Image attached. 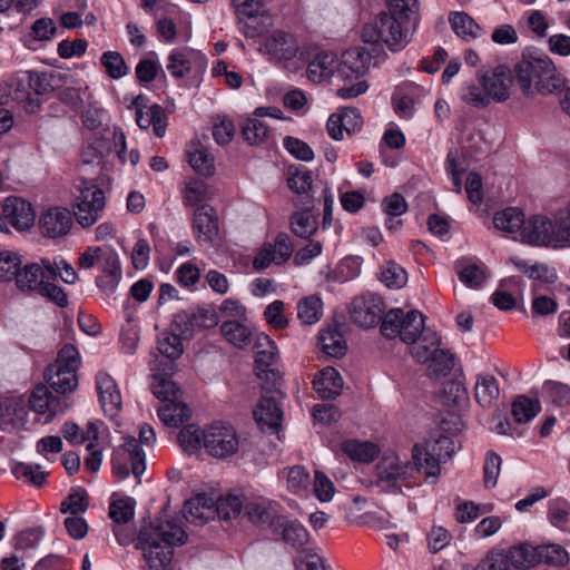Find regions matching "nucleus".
Here are the masks:
<instances>
[{
	"label": "nucleus",
	"instance_id": "nucleus-1",
	"mask_svg": "<svg viewBox=\"0 0 570 570\" xmlns=\"http://www.w3.org/2000/svg\"><path fill=\"white\" fill-rule=\"evenodd\" d=\"M416 26L417 11L403 9L394 12L389 7V12H382L373 22L363 27L362 40L373 45L383 42L391 51H401L410 42Z\"/></svg>",
	"mask_w": 570,
	"mask_h": 570
},
{
	"label": "nucleus",
	"instance_id": "nucleus-2",
	"mask_svg": "<svg viewBox=\"0 0 570 570\" xmlns=\"http://www.w3.org/2000/svg\"><path fill=\"white\" fill-rule=\"evenodd\" d=\"M517 83L527 97L552 95L563 89L566 79L546 55L523 56L513 69Z\"/></svg>",
	"mask_w": 570,
	"mask_h": 570
},
{
	"label": "nucleus",
	"instance_id": "nucleus-3",
	"mask_svg": "<svg viewBox=\"0 0 570 570\" xmlns=\"http://www.w3.org/2000/svg\"><path fill=\"white\" fill-rule=\"evenodd\" d=\"M371 59V52L364 47L350 48L337 59L334 85L340 98L352 99L368 89V85L363 77L368 70Z\"/></svg>",
	"mask_w": 570,
	"mask_h": 570
},
{
	"label": "nucleus",
	"instance_id": "nucleus-4",
	"mask_svg": "<svg viewBox=\"0 0 570 570\" xmlns=\"http://www.w3.org/2000/svg\"><path fill=\"white\" fill-rule=\"evenodd\" d=\"M163 513V517L151 523V530L160 541L148 542V551H145L147 570H173V547L184 544L187 540V533L183 527L175 519L167 518L166 508Z\"/></svg>",
	"mask_w": 570,
	"mask_h": 570
},
{
	"label": "nucleus",
	"instance_id": "nucleus-5",
	"mask_svg": "<svg viewBox=\"0 0 570 570\" xmlns=\"http://www.w3.org/2000/svg\"><path fill=\"white\" fill-rule=\"evenodd\" d=\"M142 279H138L130 288V296L122 305V323L119 327L118 347L121 354L137 353L141 341Z\"/></svg>",
	"mask_w": 570,
	"mask_h": 570
},
{
	"label": "nucleus",
	"instance_id": "nucleus-6",
	"mask_svg": "<svg viewBox=\"0 0 570 570\" xmlns=\"http://www.w3.org/2000/svg\"><path fill=\"white\" fill-rule=\"evenodd\" d=\"M454 444L448 436L441 435L435 440H428L423 444H415L412 449V463L415 470L425 478L438 479L441 462L451 458Z\"/></svg>",
	"mask_w": 570,
	"mask_h": 570
},
{
	"label": "nucleus",
	"instance_id": "nucleus-7",
	"mask_svg": "<svg viewBox=\"0 0 570 570\" xmlns=\"http://www.w3.org/2000/svg\"><path fill=\"white\" fill-rule=\"evenodd\" d=\"M79 366L78 350L71 344H66L59 351L56 362L46 370V380L57 393H70L78 385L77 371Z\"/></svg>",
	"mask_w": 570,
	"mask_h": 570
},
{
	"label": "nucleus",
	"instance_id": "nucleus-8",
	"mask_svg": "<svg viewBox=\"0 0 570 570\" xmlns=\"http://www.w3.org/2000/svg\"><path fill=\"white\" fill-rule=\"evenodd\" d=\"M425 330L424 316L412 309L404 313L401 308L390 309L381 324V333L386 338L400 337L405 344L415 343Z\"/></svg>",
	"mask_w": 570,
	"mask_h": 570
},
{
	"label": "nucleus",
	"instance_id": "nucleus-9",
	"mask_svg": "<svg viewBox=\"0 0 570 570\" xmlns=\"http://www.w3.org/2000/svg\"><path fill=\"white\" fill-rule=\"evenodd\" d=\"M141 441L142 428H139L138 439L128 436L124 444L115 449L111 463L112 474L117 480H125L130 475V473H132L136 479V485L140 483L139 478L142 473V470L140 469V465L142 464Z\"/></svg>",
	"mask_w": 570,
	"mask_h": 570
},
{
	"label": "nucleus",
	"instance_id": "nucleus-10",
	"mask_svg": "<svg viewBox=\"0 0 570 570\" xmlns=\"http://www.w3.org/2000/svg\"><path fill=\"white\" fill-rule=\"evenodd\" d=\"M203 444L212 456L225 459L237 453L239 438L232 425L214 423L203 431Z\"/></svg>",
	"mask_w": 570,
	"mask_h": 570
},
{
	"label": "nucleus",
	"instance_id": "nucleus-11",
	"mask_svg": "<svg viewBox=\"0 0 570 570\" xmlns=\"http://www.w3.org/2000/svg\"><path fill=\"white\" fill-rule=\"evenodd\" d=\"M75 203V216L82 227L92 226L105 208V194L97 185L83 181Z\"/></svg>",
	"mask_w": 570,
	"mask_h": 570
},
{
	"label": "nucleus",
	"instance_id": "nucleus-12",
	"mask_svg": "<svg viewBox=\"0 0 570 570\" xmlns=\"http://www.w3.org/2000/svg\"><path fill=\"white\" fill-rule=\"evenodd\" d=\"M274 63L289 68V63L299 51V43L295 35L283 30H275L264 38L259 49Z\"/></svg>",
	"mask_w": 570,
	"mask_h": 570
},
{
	"label": "nucleus",
	"instance_id": "nucleus-13",
	"mask_svg": "<svg viewBox=\"0 0 570 570\" xmlns=\"http://www.w3.org/2000/svg\"><path fill=\"white\" fill-rule=\"evenodd\" d=\"M384 303L380 296L366 293L356 296L350 307L351 320L361 327L370 328L383 322Z\"/></svg>",
	"mask_w": 570,
	"mask_h": 570
},
{
	"label": "nucleus",
	"instance_id": "nucleus-14",
	"mask_svg": "<svg viewBox=\"0 0 570 570\" xmlns=\"http://www.w3.org/2000/svg\"><path fill=\"white\" fill-rule=\"evenodd\" d=\"M479 80L490 100L503 102L509 99L513 76L508 67L501 65L485 71L479 77Z\"/></svg>",
	"mask_w": 570,
	"mask_h": 570
},
{
	"label": "nucleus",
	"instance_id": "nucleus-15",
	"mask_svg": "<svg viewBox=\"0 0 570 570\" xmlns=\"http://www.w3.org/2000/svg\"><path fill=\"white\" fill-rule=\"evenodd\" d=\"M175 363L167 362L163 365V361H153L151 371H154L151 391L154 395L163 401L179 400L181 391L179 386L171 380L175 371Z\"/></svg>",
	"mask_w": 570,
	"mask_h": 570
},
{
	"label": "nucleus",
	"instance_id": "nucleus-16",
	"mask_svg": "<svg viewBox=\"0 0 570 570\" xmlns=\"http://www.w3.org/2000/svg\"><path fill=\"white\" fill-rule=\"evenodd\" d=\"M50 259L42 258L40 263H31L19 268L16 284L21 291L37 292L47 281H55Z\"/></svg>",
	"mask_w": 570,
	"mask_h": 570
},
{
	"label": "nucleus",
	"instance_id": "nucleus-17",
	"mask_svg": "<svg viewBox=\"0 0 570 570\" xmlns=\"http://www.w3.org/2000/svg\"><path fill=\"white\" fill-rule=\"evenodd\" d=\"M255 370L259 379L269 381L275 377L273 368L277 358V347L268 335L261 333L256 336L255 344Z\"/></svg>",
	"mask_w": 570,
	"mask_h": 570
},
{
	"label": "nucleus",
	"instance_id": "nucleus-18",
	"mask_svg": "<svg viewBox=\"0 0 570 570\" xmlns=\"http://www.w3.org/2000/svg\"><path fill=\"white\" fill-rule=\"evenodd\" d=\"M29 406L36 413L46 415L45 422H49L57 414L63 413L67 404L55 396L46 385L39 384L31 392Z\"/></svg>",
	"mask_w": 570,
	"mask_h": 570
},
{
	"label": "nucleus",
	"instance_id": "nucleus-19",
	"mask_svg": "<svg viewBox=\"0 0 570 570\" xmlns=\"http://www.w3.org/2000/svg\"><path fill=\"white\" fill-rule=\"evenodd\" d=\"M72 226L71 213L67 208L51 207L42 212L39 218L41 233L50 238L66 235Z\"/></svg>",
	"mask_w": 570,
	"mask_h": 570
},
{
	"label": "nucleus",
	"instance_id": "nucleus-20",
	"mask_svg": "<svg viewBox=\"0 0 570 570\" xmlns=\"http://www.w3.org/2000/svg\"><path fill=\"white\" fill-rule=\"evenodd\" d=\"M2 214L6 223L9 222L18 230L31 227L36 218L31 204L16 196H10L4 200Z\"/></svg>",
	"mask_w": 570,
	"mask_h": 570
},
{
	"label": "nucleus",
	"instance_id": "nucleus-21",
	"mask_svg": "<svg viewBox=\"0 0 570 570\" xmlns=\"http://www.w3.org/2000/svg\"><path fill=\"white\" fill-rule=\"evenodd\" d=\"M193 230L198 243L215 240L219 233V223L217 213L212 206L202 205L195 210Z\"/></svg>",
	"mask_w": 570,
	"mask_h": 570
},
{
	"label": "nucleus",
	"instance_id": "nucleus-22",
	"mask_svg": "<svg viewBox=\"0 0 570 570\" xmlns=\"http://www.w3.org/2000/svg\"><path fill=\"white\" fill-rule=\"evenodd\" d=\"M96 387L105 414L115 419L121 407V395L115 380L108 373L100 372L96 376Z\"/></svg>",
	"mask_w": 570,
	"mask_h": 570
},
{
	"label": "nucleus",
	"instance_id": "nucleus-23",
	"mask_svg": "<svg viewBox=\"0 0 570 570\" xmlns=\"http://www.w3.org/2000/svg\"><path fill=\"white\" fill-rule=\"evenodd\" d=\"M217 323L218 318L214 311L199 308L193 314L186 312L177 313L173 325L180 331V334L189 335L194 331L213 328Z\"/></svg>",
	"mask_w": 570,
	"mask_h": 570
},
{
	"label": "nucleus",
	"instance_id": "nucleus-24",
	"mask_svg": "<svg viewBox=\"0 0 570 570\" xmlns=\"http://www.w3.org/2000/svg\"><path fill=\"white\" fill-rule=\"evenodd\" d=\"M273 533L295 550H301L309 540V534L305 527L297 520H289L285 515L274 521Z\"/></svg>",
	"mask_w": 570,
	"mask_h": 570
},
{
	"label": "nucleus",
	"instance_id": "nucleus-25",
	"mask_svg": "<svg viewBox=\"0 0 570 570\" xmlns=\"http://www.w3.org/2000/svg\"><path fill=\"white\" fill-rule=\"evenodd\" d=\"M551 220L544 216L535 215L524 220L520 232L523 243L537 246H553Z\"/></svg>",
	"mask_w": 570,
	"mask_h": 570
},
{
	"label": "nucleus",
	"instance_id": "nucleus-26",
	"mask_svg": "<svg viewBox=\"0 0 570 570\" xmlns=\"http://www.w3.org/2000/svg\"><path fill=\"white\" fill-rule=\"evenodd\" d=\"M277 504L265 498L248 500L244 504V515L254 524L266 525L273 532V523L278 514Z\"/></svg>",
	"mask_w": 570,
	"mask_h": 570
},
{
	"label": "nucleus",
	"instance_id": "nucleus-27",
	"mask_svg": "<svg viewBox=\"0 0 570 570\" xmlns=\"http://www.w3.org/2000/svg\"><path fill=\"white\" fill-rule=\"evenodd\" d=\"M283 412L276 401L269 396H262L256 409L254 417L263 431L276 432L281 426Z\"/></svg>",
	"mask_w": 570,
	"mask_h": 570
},
{
	"label": "nucleus",
	"instance_id": "nucleus-28",
	"mask_svg": "<svg viewBox=\"0 0 570 570\" xmlns=\"http://www.w3.org/2000/svg\"><path fill=\"white\" fill-rule=\"evenodd\" d=\"M313 386L321 399L333 400L342 392L343 379L337 370L327 366L316 374Z\"/></svg>",
	"mask_w": 570,
	"mask_h": 570
},
{
	"label": "nucleus",
	"instance_id": "nucleus-29",
	"mask_svg": "<svg viewBox=\"0 0 570 570\" xmlns=\"http://www.w3.org/2000/svg\"><path fill=\"white\" fill-rule=\"evenodd\" d=\"M336 61V55L333 52L317 53L307 66V78L314 83H320L327 79H332L334 82Z\"/></svg>",
	"mask_w": 570,
	"mask_h": 570
},
{
	"label": "nucleus",
	"instance_id": "nucleus-30",
	"mask_svg": "<svg viewBox=\"0 0 570 570\" xmlns=\"http://www.w3.org/2000/svg\"><path fill=\"white\" fill-rule=\"evenodd\" d=\"M410 468L411 462H403L394 454L385 455L377 464L379 481L395 485L399 479L405 478Z\"/></svg>",
	"mask_w": 570,
	"mask_h": 570
},
{
	"label": "nucleus",
	"instance_id": "nucleus-31",
	"mask_svg": "<svg viewBox=\"0 0 570 570\" xmlns=\"http://www.w3.org/2000/svg\"><path fill=\"white\" fill-rule=\"evenodd\" d=\"M202 57L191 49L174 50L168 57L167 69L175 78H183L191 71L193 65Z\"/></svg>",
	"mask_w": 570,
	"mask_h": 570
},
{
	"label": "nucleus",
	"instance_id": "nucleus-32",
	"mask_svg": "<svg viewBox=\"0 0 570 570\" xmlns=\"http://www.w3.org/2000/svg\"><path fill=\"white\" fill-rule=\"evenodd\" d=\"M441 337L436 332L425 328L415 343H412L411 355L420 363H428L429 358L439 350Z\"/></svg>",
	"mask_w": 570,
	"mask_h": 570
},
{
	"label": "nucleus",
	"instance_id": "nucleus-33",
	"mask_svg": "<svg viewBox=\"0 0 570 570\" xmlns=\"http://www.w3.org/2000/svg\"><path fill=\"white\" fill-rule=\"evenodd\" d=\"M158 415L165 425L177 428L190 417L189 407L179 400L163 401Z\"/></svg>",
	"mask_w": 570,
	"mask_h": 570
},
{
	"label": "nucleus",
	"instance_id": "nucleus-34",
	"mask_svg": "<svg viewBox=\"0 0 570 570\" xmlns=\"http://www.w3.org/2000/svg\"><path fill=\"white\" fill-rule=\"evenodd\" d=\"M452 30L458 37L471 41L481 35V27L466 12H452L449 17Z\"/></svg>",
	"mask_w": 570,
	"mask_h": 570
},
{
	"label": "nucleus",
	"instance_id": "nucleus-35",
	"mask_svg": "<svg viewBox=\"0 0 570 570\" xmlns=\"http://www.w3.org/2000/svg\"><path fill=\"white\" fill-rule=\"evenodd\" d=\"M180 333L163 332L158 336L157 350L161 355L163 365L167 362L174 363L175 360L179 358L184 352Z\"/></svg>",
	"mask_w": 570,
	"mask_h": 570
},
{
	"label": "nucleus",
	"instance_id": "nucleus-36",
	"mask_svg": "<svg viewBox=\"0 0 570 570\" xmlns=\"http://www.w3.org/2000/svg\"><path fill=\"white\" fill-rule=\"evenodd\" d=\"M136 501L130 497L112 493L109 504V517L117 524L128 523L135 515Z\"/></svg>",
	"mask_w": 570,
	"mask_h": 570
},
{
	"label": "nucleus",
	"instance_id": "nucleus-37",
	"mask_svg": "<svg viewBox=\"0 0 570 570\" xmlns=\"http://www.w3.org/2000/svg\"><path fill=\"white\" fill-rule=\"evenodd\" d=\"M499 385L493 375H478L474 387L476 402L482 407H490L499 397Z\"/></svg>",
	"mask_w": 570,
	"mask_h": 570
},
{
	"label": "nucleus",
	"instance_id": "nucleus-38",
	"mask_svg": "<svg viewBox=\"0 0 570 570\" xmlns=\"http://www.w3.org/2000/svg\"><path fill=\"white\" fill-rule=\"evenodd\" d=\"M188 160L193 169L203 176H212L215 171L214 157L200 144H193L189 147Z\"/></svg>",
	"mask_w": 570,
	"mask_h": 570
},
{
	"label": "nucleus",
	"instance_id": "nucleus-39",
	"mask_svg": "<svg viewBox=\"0 0 570 570\" xmlns=\"http://www.w3.org/2000/svg\"><path fill=\"white\" fill-rule=\"evenodd\" d=\"M455 269L460 281L468 287L478 288L487 278L485 268L466 259L455 263Z\"/></svg>",
	"mask_w": 570,
	"mask_h": 570
},
{
	"label": "nucleus",
	"instance_id": "nucleus-40",
	"mask_svg": "<svg viewBox=\"0 0 570 570\" xmlns=\"http://www.w3.org/2000/svg\"><path fill=\"white\" fill-rule=\"evenodd\" d=\"M342 451L352 460L368 463L374 461L379 455V449L371 442H358L356 440H347L341 445Z\"/></svg>",
	"mask_w": 570,
	"mask_h": 570
},
{
	"label": "nucleus",
	"instance_id": "nucleus-41",
	"mask_svg": "<svg viewBox=\"0 0 570 570\" xmlns=\"http://www.w3.org/2000/svg\"><path fill=\"white\" fill-rule=\"evenodd\" d=\"M222 335L234 346L244 348L250 341L253 333L248 326L236 321H226L220 325Z\"/></svg>",
	"mask_w": 570,
	"mask_h": 570
},
{
	"label": "nucleus",
	"instance_id": "nucleus-42",
	"mask_svg": "<svg viewBox=\"0 0 570 570\" xmlns=\"http://www.w3.org/2000/svg\"><path fill=\"white\" fill-rule=\"evenodd\" d=\"M524 220L523 213L514 207L499 212L493 217L494 227L509 234L521 232Z\"/></svg>",
	"mask_w": 570,
	"mask_h": 570
},
{
	"label": "nucleus",
	"instance_id": "nucleus-43",
	"mask_svg": "<svg viewBox=\"0 0 570 570\" xmlns=\"http://www.w3.org/2000/svg\"><path fill=\"white\" fill-rule=\"evenodd\" d=\"M291 230L297 237L309 239L318 228L317 219L309 212H295L289 217Z\"/></svg>",
	"mask_w": 570,
	"mask_h": 570
},
{
	"label": "nucleus",
	"instance_id": "nucleus-44",
	"mask_svg": "<svg viewBox=\"0 0 570 570\" xmlns=\"http://www.w3.org/2000/svg\"><path fill=\"white\" fill-rule=\"evenodd\" d=\"M323 315V302L317 295H309L297 304V316L303 324L312 325Z\"/></svg>",
	"mask_w": 570,
	"mask_h": 570
},
{
	"label": "nucleus",
	"instance_id": "nucleus-45",
	"mask_svg": "<svg viewBox=\"0 0 570 570\" xmlns=\"http://www.w3.org/2000/svg\"><path fill=\"white\" fill-rule=\"evenodd\" d=\"M12 474L20 480L31 483L35 487H41L46 483L48 473L41 470L39 464L13 462L11 464Z\"/></svg>",
	"mask_w": 570,
	"mask_h": 570
},
{
	"label": "nucleus",
	"instance_id": "nucleus-46",
	"mask_svg": "<svg viewBox=\"0 0 570 570\" xmlns=\"http://www.w3.org/2000/svg\"><path fill=\"white\" fill-rule=\"evenodd\" d=\"M508 551L514 570L529 569L538 564L537 547L522 543L510 548Z\"/></svg>",
	"mask_w": 570,
	"mask_h": 570
},
{
	"label": "nucleus",
	"instance_id": "nucleus-47",
	"mask_svg": "<svg viewBox=\"0 0 570 570\" xmlns=\"http://www.w3.org/2000/svg\"><path fill=\"white\" fill-rule=\"evenodd\" d=\"M541 405L538 400L520 395L512 403V416L517 423H528L540 412Z\"/></svg>",
	"mask_w": 570,
	"mask_h": 570
},
{
	"label": "nucleus",
	"instance_id": "nucleus-48",
	"mask_svg": "<svg viewBox=\"0 0 570 570\" xmlns=\"http://www.w3.org/2000/svg\"><path fill=\"white\" fill-rule=\"evenodd\" d=\"M242 135L249 145H261L268 140L269 128L263 120L247 118L242 125Z\"/></svg>",
	"mask_w": 570,
	"mask_h": 570
},
{
	"label": "nucleus",
	"instance_id": "nucleus-49",
	"mask_svg": "<svg viewBox=\"0 0 570 570\" xmlns=\"http://www.w3.org/2000/svg\"><path fill=\"white\" fill-rule=\"evenodd\" d=\"M320 343L323 351L333 357H340L345 354L346 343L342 333L337 328H326L320 334Z\"/></svg>",
	"mask_w": 570,
	"mask_h": 570
},
{
	"label": "nucleus",
	"instance_id": "nucleus-50",
	"mask_svg": "<svg viewBox=\"0 0 570 570\" xmlns=\"http://www.w3.org/2000/svg\"><path fill=\"white\" fill-rule=\"evenodd\" d=\"M382 208L383 212L389 216L385 223L386 227L392 230L401 224V220L394 223L393 218L404 214L407 210V204L401 194L394 193L383 199Z\"/></svg>",
	"mask_w": 570,
	"mask_h": 570
},
{
	"label": "nucleus",
	"instance_id": "nucleus-51",
	"mask_svg": "<svg viewBox=\"0 0 570 570\" xmlns=\"http://www.w3.org/2000/svg\"><path fill=\"white\" fill-rule=\"evenodd\" d=\"M542 395L554 405H570V386L568 384L557 381H547L542 386Z\"/></svg>",
	"mask_w": 570,
	"mask_h": 570
},
{
	"label": "nucleus",
	"instance_id": "nucleus-52",
	"mask_svg": "<svg viewBox=\"0 0 570 570\" xmlns=\"http://www.w3.org/2000/svg\"><path fill=\"white\" fill-rule=\"evenodd\" d=\"M89 507V497L85 489H72L68 497L61 502L60 511L77 515L83 513Z\"/></svg>",
	"mask_w": 570,
	"mask_h": 570
},
{
	"label": "nucleus",
	"instance_id": "nucleus-53",
	"mask_svg": "<svg viewBox=\"0 0 570 570\" xmlns=\"http://www.w3.org/2000/svg\"><path fill=\"white\" fill-rule=\"evenodd\" d=\"M553 247L570 245V208L560 212L554 224L551 222Z\"/></svg>",
	"mask_w": 570,
	"mask_h": 570
},
{
	"label": "nucleus",
	"instance_id": "nucleus-54",
	"mask_svg": "<svg viewBox=\"0 0 570 570\" xmlns=\"http://www.w3.org/2000/svg\"><path fill=\"white\" fill-rule=\"evenodd\" d=\"M538 564L562 566L568 562V552L559 544H544L537 547Z\"/></svg>",
	"mask_w": 570,
	"mask_h": 570
},
{
	"label": "nucleus",
	"instance_id": "nucleus-55",
	"mask_svg": "<svg viewBox=\"0 0 570 570\" xmlns=\"http://www.w3.org/2000/svg\"><path fill=\"white\" fill-rule=\"evenodd\" d=\"M194 507L202 508V512L198 515L200 517V523H206L216 517V500L205 493L197 494L187 500L184 504V511H191Z\"/></svg>",
	"mask_w": 570,
	"mask_h": 570
},
{
	"label": "nucleus",
	"instance_id": "nucleus-56",
	"mask_svg": "<svg viewBox=\"0 0 570 570\" xmlns=\"http://www.w3.org/2000/svg\"><path fill=\"white\" fill-rule=\"evenodd\" d=\"M381 281L389 288H401L407 282V273L399 264L387 262L382 268Z\"/></svg>",
	"mask_w": 570,
	"mask_h": 570
},
{
	"label": "nucleus",
	"instance_id": "nucleus-57",
	"mask_svg": "<svg viewBox=\"0 0 570 570\" xmlns=\"http://www.w3.org/2000/svg\"><path fill=\"white\" fill-rule=\"evenodd\" d=\"M242 509L244 510V504L239 497L237 495H226L219 497L216 500V515L220 520H229L232 518L237 517Z\"/></svg>",
	"mask_w": 570,
	"mask_h": 570
},
{
	"label": "nucleus",
	"instance_id": "nucleus-58",
	"mask_svg": "<svg viewBox=\"0 0 570 570\" xmlns=\"http://www.w3.org/2000/svg\"><path fill=\"white\" fill-rule=\"evenodd\" d=\"M100 62L105 68L106 73L112 79H119L127 73L128 68L126 62L117 51L104 52L100 58Z\"/></svg>",
	"mask_w": 570,
	"mask_h": 570
},
{
	"label": "nucleus",
	"instance_id": "nucleus-59",
	"mask_svg": "<svg viewBox=\"0 0 570 570\" xmlns=\"http://www.w3.org/2000/svg\"><path fill=\"white\" fill-rule=\"evenodd\" d=\"M178 443L185 452L189 454L195 453L203 443V432L194 424L186 425L178 433Z\"/></svg>",
	"mask_w": 570,
	"mask_h": 570
},
{
	"label": "nucleus",
	"instance_id": "nucleus-60",
	"mask_svg": "<svg viewBox=\"0 0 570 570\" xmlns=\"http://www.w3.org/2000/svg\"><path fill=\"white\" fill-rule=\"evenodd\" d=\"M445 403L451 406H463L468 403L469 396L464 384L456 380H451L443 385Z\"/></svg>",
	"mask_w": 570,
	"mask_h": 570
},
{
	"label": "nucleus",
	"instance_id": "nucleus-61",
	"mask_svg": "<svg viewBox=\"0 0 570 570\" xmlns=\"http://www.w3.org/2000/svg\"><path fill=\"white\" fill-rule=\"evenodd\" d=\"M519 286L520 285V278L512 276L501 282L500 288L497 289L492 295V302L493 304L502 311H509L512 309L515 305V298L514 296L509 293L508 291L502 289V287L505 286Z\"/></svg>",
	"mask_w": 570,
	"mask_h": 570
},
{
	"label": "nucleus",
	"instance_id": "nucleus-62",
	"mask_svg": "<svg viewBox=\"0 0 570 570\" xmlns=\"http://www.w3.org/2000/svg\"><path fill=\"white\" fill-rule=\"evenodd\" d=\"M481 570H514L508 550H497L488 553L479 566Z\"/></svg>",
	"mask_w": 570,
	"mask_h": 570
},
{
	"label": "nucleus",
	"instance_id": "nucleus-63",
	"mask_svg": "<svg viewBox=\"0 0 570 570\" xmlns=\"http://www.w3.org/2000/svg\"><path fill=\"white\" fill-rule=\"evenodd\" d=\"M20 259L17 254L0 252V281L9 282L17 278Z\"/></svg>",
	"mask_w": 570,
	"mask_h": 570
},
{
	"label": "nucleus",
	"instance_id": "nucleus-64",
	"mask_svg": "<svg viewBox=\"0 0 570 570\" xmlns=\"http://www.w3.org/2000/svg\"><path fill=\"white\" fill-rule=\"evenodd\" d=\"M461 99L468 105L475 108H484L490 105V99L487 92L475 83H468L461 89Z\"/></svg>",
	"mask_w": 570,
	"mask_h": 570
}]
</instances>
